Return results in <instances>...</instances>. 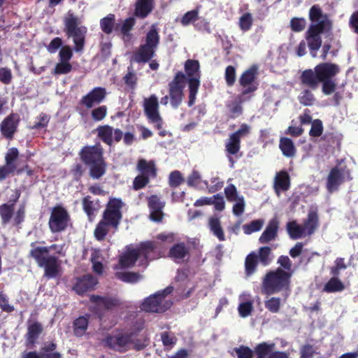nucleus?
I'll return each instance as SVG.
<instances>
[{
  "mask_svg": "<svg viewBox=\"0 0 358 358\" xmlns=\"http://www.w3.org/2000/svg\"><path fill=\"white\" fill-rule=\"evenodd\" d=\"M310 20L312 24L306 32V41L313 57H316V51L318 50L322 45L320 34L331 28V23L326 15L322 13L318 6H313L309 12Z\"/></svg>",
  "mask_w": 358,
  "mask_h": 358,
  "instance_id": "f257e3e1",
  "label": "nucleus"
},
{
  "mask_svg": "<svg viewBox=\"0 0 358 358\" xmlns=\"http://www.w3.org/2000/svg\"><path fill=\"white\" fill-rule=\"evenodd\" d=\"M52 252L64 255V245L54 244L49 247H36L30 251V255L40 267L44 268L45 275L50 278L57 277L60 269L57 257L51 254Z\"/></svg>",
  "mask_w": 358,
  "mask_h": 358,
  "instance_id": "f03ea898",
  "label": "nucleus"
},
{
  "mask_svg": "<svg viewBox=\"0 0 358 358\" xmlns=\"http://www.w3.org/2000/svg\"><path fill=\"white\" fill-rule=\"evenodd\" d=\"M122 202L120 199H112L109 201L103 214V220L101 221L94 230V236L98 240H102L108 231V226L115 229L122 218L121 208Z\"/></svg>",
  "mask_w": 358,
  "mask_h": 358,
  "instance_id": "7ed1b4c3",
  "label": "nucleus"
},
{
  "mask_svg": "<svg viewBox=\"0 0 358 358\" xmlns=\"http://www.w3.org/2000/svg\"><path fill=\"white\" fill-rule=\"evenodd\" d=\"M155 248L153 243L148 241L142 243L135 249L131 246L127 248L126 252L120 256L116 268H124L134 265L138 261V266H147L148 255Z\"/></svg>",
  "mask_w": 358,
  "mask_h": 358,
  "instance_id": "20e7f679",
  "label": "nucleus"
},
{
  "mask_svg": "<svg viewBox=\"0 0 358 358\" xmlns=\"http://www.w3.org/2000/svg\"><path fill=\"white\" fill-rule=\"evenodd\" d=\"M159 43V29L156 24H153L146 34L144 43L134 52L133 60L138 63L148 62L153 57Z\"/></svg>",
  "mask_w": 358,
  "mask_h": 358,
  "instance_id": "39448f33",
  "label": "nucleus"
},
{
  "mask_svg": "<svg viewBox=\"0 0 358 358\" xmlns=\"http://www.w3.org/2000/svg\"><path fill=\"white\" fill-rule=\"evenodd\" d=\"M291 273L278 268L268 273L264 278L262 292L268 295L287 290L289 286Z\"/></svg>",
  "mask_w": 358,
  "mask_h": 358,
  "instance_id": "423d86ee",
  "label": "nucleus"
},
{
  "mask_svg": "<svg viewBox=\"0 0 358 358\" xmlns=\"http://www.w3.org/2000/svg\"><path fill=\"white\" fill-rule=\"evenodd\" d=\"M102 154L100 145L86 146L81 151V158L86 164L90 166V175L94 178H99L105 173Z\"/></svg>",
  "mask_w": 358,
  "mask_h": 358,
  "instance_id": "0eeeda50",
  "label": "nucleus"
},
{
  "mask_svg": "<svg viewBox=\"0 0 358 358\" xmlns=\"http://www.w3.org/2000/svg\"><path fill=\"white\" fill-rule=\"evenodd\" d=\"M65 31L69 38H71L75 44L76 52L83 50L85 43L87 28L81 25L80 19L71 12H68L64 18Z\"/></svg>",
  "mask_w": 358,
  "mask_h": 358,
  "instance_id": "6e6552de",
  "label": "nucleus"
},
{
  "mask_svg": "<svg viewBox=\"0 0 358 358\" xmlns=\"http://www.w3.org/2000/svg\"><path fill=\"white\" fill-rule=\"evenodd\" d=\"M173 288L168 287L150 296L143 302L141 305L142 310L152 313H162L166 311L172 305V302L166 299L167 295L171 294Z\"/></svg>",
  "mask_w": 358,
  "mask_h": 358,
  "instance_id": "1a4fd4ad",
  "label": "nucleus"
},
{
  "mask_svg": "<svg viewBox=\"0 0 358 358\" xmlns=\"http://www.w3.org/2000/svg\"><path fill=\"white\" fill-rule=\"evenodd\" d=\"M185 71L188 77L189 96L188 106H192L196 100L200 85L199 63L196 60L188 59L185 64Z\"/></svg>",
  "mask_w": 358,
  "mask_h": 358,
  "instance_id": "9d476101",
  "label": "nucleus"
},
{
  "mask_svg": "<svg viewBox=\"0 0 358 358\" xmlns=\"http://www.w3.org/2000/svg\"><path fill=\"white\" fill-rule=\"evenodd\" d=\"M143 108L149 122L155 124L157 129H160L163 120L159 115V102L157 96L152 94L148 98H145Z\"/></svg>",
  "mask_w": 358,
  "mask_h": 358,
  "instance_id": "9b49d317",
  "label": "nucleus"
},
{
  "mask_svg": "<svg viewBox=\"0 0 358 358\" xmlns=\"http://www.w3.org/2000/svg\"><path fill=\"white\" fill-rule=\"evenodd\" d=\"M186 77L182 72H178L174 79L169 83V96L171 104L176 108L181 103L183 96V89L185 85Z\"/></svg>",
  "mask_w": 358,
  "mask_h": 358,
  "instance_id": "f8f14e48",
  "label": "nucleus"
},
{
  "mask_svg": "<svg viewBox=\"0 0 358 358\" xmlns=\"http://www.w3.org/2000/svg\"><path fill=\"white\" fill-rule=\"evenodd\" d=\"M134 334L119 332L106 338V344L111 348L118 351H125L134 343Z\"/></svg>",
  "mask_w": 358,
  "mask_h": 358,
  "instance_id": "ddd939ff",
  "label": "nucleus"
},
{
  "mask_svg": "<svg viewBox=\"0 0 358 358\" xmlns=\"http://www.w3.org/2000/svg\"><path fill=\"white\" fill-rule=\"evenodd\" d=\"M14 211V204H3L0 206V215L3 224H6L12 222L13 224L17 225L23 221L24 216V208L20 207L15 213Z\"/></svg>",
  "mask_w": 358,
  "mask_h": 358,
  "instance_id": "4468645a",
  "label": "nucleus"
},
{
  "mask_svg": "<svg viewBox=\"0 0 358 358\" xmlns=\"http://www.w3.org/2000/svg\"><path fill=\"white\" fill-rule=\"evenodd\" d=\"M69 215L61 207L55 208L49 220V226L52 232H58L65 229L68 225Z\"/></svg>",
  "mask_w": 358,
  "mask_h": 358,
  "instance_id": "2eb2a0df",
  "label": "nucleus"
},
{
  "mask_svg": "<svg viewBox=\"0 0 358 358\" xmlns=\"http://www.w3.org/2000/svg\"><path fill=\"white\" fill-rule=\"evenodd\" d=\"M257 74V68L255 66L243 72L240 78V85L243 87L241 94L247 95L255 92L257 88L255 79Z\"/></svg>",
  "mask_w": 358,
  "mask_h": 358,
  "instance_id": "dca6fc26",
  "label": "nucleus"
},
{
  "mask_svg": "<svg viewBox=\"0 0 358 358\" xmlns=\"http://www.w3.org/2000/svg\"><path fill=\"white\" fill-rule=\"evenodd\" d=\"M350 173L348 170L334 168L327 178V189L332 192L344 181L350 180Z\"/></svg>",
  "mask_w": 358,
  "mask_h": 358,
  "instance_id": "f3484780",
  "label": "nucleus"
},
{
  "mask_svg": "<svg viewBox=\"0 0 358 358\" xmlns=\"http://www.w3.org/2000/svg\"><path fill=\"white\" fill-rule=\"evenodd\" d=\"M106 91L103 87H95L82 98V103L87 108L100 103L106 97Z\"/></svg>",
  "mask_w": 358,
  "mask_h": 358,
  "instance_id": "a211bd4d",
  "label": "nucleus"
},
{
  "mask_svg": "<svg viewBox=\"0 0 358 358\" xmlns=\"http://www.w3.org/2000/svg\"><path fill=\"white\" fill-rule=\"evenodd\" d=\"M19 120L20 118L17 114L12 113L6 117L1 124L2 135L7 138H12L17 129Z\"/></svg>",
  "mask_w": 358,
  "mask_h": 358,
  "instance_id": "6ab92c4d",
  "label": "nucleus"
},
{
  "mask_svg": "<svg viewBox=\"0 0 358 358\" xmlns=\"http://www.w3.org/2000/svg\"><path fill=\"white\" fill-rule=\"evenodd\" d=\"M97 131L99 136L108 145H110L113 139L116 141H120L123 135L121 130L118 129L113 130V129L108 125L99 127L97 129Z\"/></svg>",
  "mask_w": 358,
  "mask_h": 358,
  "instance_id": "aec40b11",
  "label": "nucleus"
},
{
  "mask_svg": "<svg viewBox=\"0 0 358 358\" xmlns=\"http://www.w3.org/2000/svg\"><path fill=\"white\" fill-rule=\"evenodd\" d=\"M90 301L94 303L92 308L97 313L103 309H110L120 303L119 300L116 298L101 297L94 295L91 296Z\"/></svg>",
  "mask_w": 358,
  "mask_h": 358,
  "instance_id": "412c9836",
  "label": "nucleus"
},
{
  "mask_svg": "<svg viewBox=\"0 0 358 358\" xmlns=\"http://www.w3.org/2000/svg\"><path fill=\"white\" fill-rule=\"evenodd\" d=\"M148 206L150 210V219L155 222H160L162 220V209L164 202L156 195H152L148 199Z\"/></svg>",
  "mask_w": 358,
  "mask_h": 358,
  "instance_id": "4be33fe9",
  "label": "nucleus"
},
{
  "mask_svg": "<svg viewBox=\"0 0 358 358\" xmlns=\"http://www.w3.org/2000/svg\"><path fill=\"white\" fill-rule=\"evenodd\" d=\"M315 73L321 81L331 80L339 72V67L334 64L323 63L315 68Z\"/></svg>",
  "mask_w": 358,
  "mask_h": 358,
  "instance_id": "5701e85b",
  "label": "nucleus"
},
{
  "mask_svg": "<svg viewBox=\"0 0 358 358\" xmlns=\"http://www.w3.org/2000/svg\"><path fill=\"white\" fill-rule=\"evenodd\" d=\"M97 283V280L91 275H85L78 278L73 286V289L78 294H83L85 292L92 289Z\"/></svg>",
  "mask_w": 358,
  "mask_h": 358,
  "instance_id": "b1692460",
  "label": "nucleus"
},
{
  "mask_svg": "<svg viewBox=\"0 0 358 358\" xmlns=\"http://www.w3.org/2000/svg\"><path fill=\"white\" fill-rule=\"evenodd\" d=\"M155 0H136L135 3V16L145 18L152 10Z\"/></svg>",
  "mask_w": 358,
  "mask_h": 358,
  "instance_id": "393cba45",
  "label": "nucleus"
},
{
  "mask_svg": "<svg viewBox=\"0 0 358 358\" xmlns=\"http://www.w3.org/2000/svg\"><path fill=\"white\" fill-rule=\"evenodd\" d=\"M289 176L286 171H282L276 173L274 179V188L278 195H280V192L287 191L289 188Z\"/></svg>",
  "mask_w": 358,
  "mask_h": 358,
  "instance_id": "a878e982",
  "label": "nucleus"
},
{
  "mask_svg": "<svg viewBox=\"0 0 358 358\" xmlns=\"http://www.w3.org/2000/svg\"><path fill=\"white\" fill-rule=\"evenodd\" d=\"M278 229V222L276 219H272L268 224L266 229L259 237V242L261 243H266L273 240L276 235Z\"/></svg>",
  "mask_w": 358,
  "mask_h": 358,
  "instance_id": "bb28decb",
  "label": "nucleus"
},
{
  "mask_svg": "<svg viewBox=\"0 0 358 358\" xmlns=\"http://www.w3.org/2000/svg\"><path fill=\"white\" fill-rule=\"evenodd\" d=\"M188 248L184 243H178L173 246L169 251V257L176 262H180L188 255Z\"/></svg>",
  "mask_w": 358,
  "mask_h": 358,
  "instance_id": "cd10ccee",
  "label": "nucleus"
},
{
  "mask_svg": "<svg viewBox=\"0 0 358 358\" xmlns=\"http://www.w3.org/2000/svg\"><path fill=\"white\" fill-rule=\"evenodd\" d=\"M287 229L290 238L292 239H298L308 236L303 225L297 224L296 221L288 222Z\"/></svg>",
  "mask_w": 358,
  "mask_h": 358,
  "instance_id": "c85d7f7f",
  "label": "nucleus"
},
{
  "mask_svg": "<svg viewBox=\"0 0 358 358\" xmlns=\"http://www.w3.org/2000/svg\"><path fill=\"white\" fill-rule=\"evenodd\" d=\"M301 81L303 84L310 87L311 88H316L321 82L319 76L311 69L306 70L301 75Z\"/></svg>",
  "mask_w": 358,
  "mask_h": 358,
  "instance_id": "c756f323",
  "label": "nucleus"
},
{
  "mask_svg": "<svg viewBox=\"0 0 358 358\" xmlns=\"http://www.w3.org/2000/svg\"><path fill=\"white\" fill-rule=\"evenodd\" d=\"M137 169L141 173V175L148 178L155 177L156 176V169L152 162L140 159L138 163Z\"/></svg>",
  "mask_w": 358,
  "mask_h": 358,
  "instance_id": "7c9ffc66",
  "label": "nucleus"
},
{
  "mask_svg": "<svg viewBox=\"0 0 358 358\" xmlns=\"http://www.w3.org/2000/svg\"><path fill=\"white\" fill-rule=\"evenodd\" d=\"M279 147L282 154L287 157H292L296 154V148L293 141L286 137L280 139Z\"/></svg>",
  "mask_w": 358,
  "mask_h": 358,
  "instance_id": "2f4dec72",
  "label": "nucleus"
},
{
  "mask_svg": "<svg viewBox=\"0 0 358 358\" xmlns=\"http://www.w3.org/2000/svg\"><path fill=\"white\" fill-rule=\"evenodd\" d=\"M187 183L190 187L203 189L208 187V181L203 180L201 173L197 171H193L188 176Z\"/></svg>",
  "mask_w": 358,
  "mask_h": 358,
  "instance_id": "473e14b6",
  "label": "nucleus"
},
{
  "mask_svg": "<svg viewBox=\"0 0 358 358\" xmlns=\"http://www.w3.org/2000/svg\"><path fill=\"white\" fill-rule=\"evenodd\" d=\"M245 95L241 94L236 99L227 106L230 115L232 117H236L242 113V107L241 104L247 100Z\"/></svg>",
  "mask_w": 358,
  "mask_h": 358,
  "instance_id": "72a5a7b5",
  "label": "nucleus"
},
{
  "mask_svg": "<svg viewBox=\"0 0 358 358\" xmlns=\"http://www.w3.org/2000/svg\"><path fill=\"white\" fill-rule=\"evenodd\" d=\"M42 331V325L37 322H34L29 324L27 328V334L26 336L27 342L29 343H34V341L38 338Z\"/></svg>",
  "mask_w": 358,
  "mask_h": 358,
  "instance_id": "f704fd0d",
  "label": "nucleus"
},
{
  "mask_svg": "<svg viewBox=\"0 0 358 358\" xmlns=\"http://www.w3.org/2000/svg\"><path fill=\"white\" fill-rule=\"evenodd\" d=\"M241 148V141L238 137L231 134L225 143V150L230 155H236Z\"/></svg>",
  "mask_w": 358,
  "mask_h": 358,
  "instance_id": "c9c22d12",
  "label": "nucleus"
},
{
  "mask_svg": "<svg viewBox=\"0 0 358 358\" xmlns=\"http://www.w3.org/2000/svg\"><path fill=\"white\" fill-rule=\"evenodd\" d=\"M83 208L87 214L90 220L94 216V213L99 208V204L96 200H91L90 196L84 198L83 201Z\"/></svg>",
  "mask_w": 358,
  "mask_h": 358,
  "instance_id": "e433bc0d",
  "label": "nucleus"
},
{
  "mask_svg": "<svg viewBox=\"0 0 358 358\" xmlns=\"http://www.w3.org/2000/svg\"><path fill=\"white\" fill-rule=\"evenodd\" d=\"M274 347L275 344L273 343H262L257 345L255 348L257 358H266L267 356L269 357Z\"/></svg>",
  "mask_w": 358,
  "mask_h": 358,
  "instance_id": "4c0bfd02",
  "label": "nucleus"
},
{
  "mask_svg": "<svg viewBox=\"0 0 358 358\" xmlns=\"http://www.w3.org/2000/svg\"><path fill=\"white\" fill-rule=\"evenodd\" d=\"M317 226V215L315 212H310L303 227L307 235L312 234Z\"/></svg>",
  "mask_w": 358,
  "mask_h": 358,
  "instance_id": "58836bf2",
  "label": "nucleus"
},
{
  "mask_svg": "<svg viewBox=\"0 0 358 358\" xmlns=\"http://www.w3.org/2000/svg\"><path fill=\"white\" fill-rule=\"evenodd\" d=\"M253 24V16L250 13H243L238 20V26L241 31H249Z\"/></svg>",
  "mask_w": 358,
  "mask_h": 358,
  "instance_id": "ea45409f",
  "label": "nucleus"
},
{
  "mask_svg": "<svg viewBox=\"0 0 358 358\" xmlns=\"http://www.w3.org/2000/svg\"><path fill=\"white\" fill-rule=\"evenodd\" d=\"M344 289L343 282L336 278H331L325 285L323 290L326 292H341Z\"/></svg>",
  "mask_w": 358,
  "mask_h": 358,
  "instance_id": "a19ab883",
  "label": "nucleus"
},
{
  "mask_svg": "<svg viewBox=\"0 0 358 358\" xmlns=\"http://www.w3.org/2000/svg\"><path fill=\"white\" fill-rule=\"evenodd\" d=\"M210 231L217 237L220 241L224 240V234L220 226V220L217 218L212 217L209 220Z\"/></svg>",
  "mask_w": 358,
  "mask_h": 358,
  "instance_id": "79ce46f5",
  "label": "nucleus"
},
{
  "mask_svg": "<svg viewBox=\"0 0 358 358\" xmlns=\"http://www.w3.org/2000/svg\"><path fill=\"white\" fill-rule=\"evenodd\" d=\"M88 320L85 317H80L74 322V332L78 336H83L87 328Z\"/></svg>",
  "mask_w": 358,
  "mask_h": 358,
  "instance_id": "37998d69",
  "label": "nucleus"
},
{
  "mask_svg": "<svg viewBox=\"0 0 358 358\" xmlns=\"http://www.w3.org/2000/svg\"><path fill=\"white\" fill-rule=\"evenodd\" d=\"M92 263L93 265V270L97 274H102L103 271V266L101 260L102 257L100 256L99 250H94L91 257Z\"/></svg>",
  "mask_w": 358,
  "mask_h": 358,
  "instance_id": "c03bdc74",
  "label": "nucleus"
},
{
  "mask_svg": "<svg viewBox=\"0 0 358 358\" xmlns=\"http://www.w3.org/2000/svg\"><path fill=\"white\" fill-rule=\"evenodd\" d=\"M117 278L126 282H136L141 279V275L136 273L117 272L116 273Z\"/></svg>",
  "mask_w": 358,
  "mask_h": 358,
  "instance_id": "a18cd8bd",
  "label": "nucleus"
},
{
  "mask_svg": "<svg viewBox=\"0 0 358 358\" xmlns=\"http://www.w3.org/2000/svg\"><path fill=\"white\" fill-rule=\"evenodd\" d=\"M271 251L269 247H262L259 249V253L257 255V259L264 265H268L272 260Z\"/></svg>",
  "mask_w": 358,
  "mask_h": 358,
  "instance_id": "49530a36",
  "label": "nucleus"
},
{
  "mask_svg": "<svg viewBox=\"0 0 358 358\" xmlns=\"http://www.w3.org/2000/svg\"><path fill=\"white\" fill-rule=\"evenodd\" d=\"M115 15L109 14L100 21V26L102 31L106 34H110L113 28Z\"/></svg>",
  "mask_w": 358,
  "mask_h": 358,
  "instance_id": "de8ad7c7",
  "label": "nucleus"
},
{
  "mask_svg": "<svg viewBox=\"0 0 358 358\" xmlns=\"http://www.w3.org/2000/svg\"><path fill=\"white\" fill-rule=\"evenodd\" d=\"M253 310V301H248L245 302H240L238 307V311L239 313V315L241 317H248L252 311Z\"/></svg>",
  "mask_w": 358,
  "mask_h": 358,
  "instance_id": "09e8293b",
  "label": "nucleus"
},
{
  "mask_svg": "<svg viewBox=\"0 0 358 358\" xmlns=\"http://www.w3.org/2000/svg\"><path fill=\"white\" fill-rule=\"evenodd\" d=\"M264 224V221L262 220H256L252 221L250 224H244L243 229L245 234H250L253 232L259 231Z\"/></svg>",
  "mask_w": 358,
  "mask_h": 358,
  "instance_id": "8fccbe9b",
  "label": "nucleus"
},
{
  "mask_svg": "<svg viewBox=\"0 0 358 358\" xmlns=\"http://www.w3.org/2000/svg\"><path fill=\"white\" fill-rule=\"evenodd\" d=\"M257 262V256L254 253L247 257L245 259V270L248 275H251L255 272Z\"/></svg>",
  "mask_w": 358,
  "mask_h": 358,
  "instance_id": "3c124183",
  "label": "nucleus"
},
{
  "mask_svg": "<svg viewBox=\"0 0 358 358\" xmlns=\"http://www.w3.org/2000/svg\"><path fill=\"white\" fill-rule=\"evenodd\" d=\"M135 24V20L134 17H129L126 19L122 25L121 32L123 34L124 40H129V31Z\"/></svg>",
  "mask_w": 358,
  "mask_h": 358,
  "instance_id": "603ef678",
  "label": "nucleus"
},
{
  "mask_svg": "<svg viewBox=\"0 0 358 358\" xmlns=\"http://www.w3.org/2000/svg\"><path fill=\"white\" fill-rule=\"evenodd\" d=\"M281 300L278 297H271L265 301V307L269 311L276 313L280 310Z\"/></svg>",
  "mask_w": 358,
  "mask_h": 358,
  "instance_id": "864d4df0",
  "label": "nucleus"
},
{
  "mask_svg": "<svg viewBox=\"0 0 358 358\" xmlns=\"http://www.w3.org/2000/svg\"><path fill=\"white\" fill-rule=\"evenodd\" d=\"M72 69V66L69 62L61 61L56 64L53 73L54 74H66L69 73Z\"/></svg>",
  "mask_w": 358,
  "mask_h": 358,
  "instance_id": "5fc2aeb1",
  "label": "nucleus"
},
{
  "mask_svg": "<svg viewBox=\"0 0 358 358\" xmlns=\"http://www.w3.org/2000/svg\"><path fill=\"white\" fill-rule=\"evenodd\" d=\"M323 132V124L320 120L317 119L312 122L309 134L313 137H318Z\"/></svg>",
  "mask_w": 358,
  "mask_h": 358,
  "instance_id": "6e6d98bb",
  "label": "nucleus"
},
{
  "mask_svg": "<svg viewBox=\"0 0 358 358\" xmlns=\"http://www.w3.org/2000/svg\"><path fill=\"white\" fill-rule=\"evenodd\" d=\"M161 339L163 345L168 350L171 349L176 343V338L167 332H163L161 334Z\"/></svg>",
  "mask_w": 358,
  "mask_h": 358,
  "instance_id": "4d7b16f0",
  "label": "nucleus"
},
{
  "mask_svg": "<svg viewBox=\"0 0 358 358\" xmlns=\"http://www.w3.org/2000/svg\"><path fill=\"white\" fill-rule=\"evenodd\" d=\"M232 202H234L232 209L234 215L236 216L241 215L243 213L245 207V203L243 196L238 198V199L233 201Z\"/></svg>",
  "mask_w": 358,
  "mask_h": 358,
  "instance_id": "13d9d810",
  "label": "nucleus"
},
{
  "mask_svg": "<svg viewBox=\"0 0 358 358\" xmlns=\"http://www.w3.org/2000/svg\"><path fill=\"white\" fill-rule=\"evenodd\" d=\"M306 21L302 17H294L290 21V27L294 31H301L304 29Z\"/></svg>",
  "mask_w": 358,
  "mask_h": 358,
  "instance_id": "bf43d9fd",
  "label": "nucleus"
},
{
  "mask_svg": "<svg viewBox=\"0 0 358 358\" xmlns=\"http://www.w3.org/2000/svg\"><path fill=\"white\" fill-rule=\"evenodd\" d=\"M108 108L106 106H99L92 110V117L94 121H101L107 115Z\"/></svg>",
  "mask_w": 358,
  "mask_h": 358,
  "instance_id": "052dcab7",
  "label": "nucleus"
},
{
  "mask_svg": "<svg viewBox=\"0 0 358 358\" xmlns=\"http://www.w3.org/2000/svg\"><path fill=\"white\" fill-rule=\"evenodd\" d=\"M211 185L208 184V187H205L204 188L207 189L208 192L214 193L220 189H221L223 187L224 182L221 181L218 177H213L210 178Z\"/></svg>",
  "mask_w": 358,
  "mask_h": 358,
  "instance_id": "680f3d73",
  "label": "nucleus"
},
{
  "mask_svg": "<svg viewBox=\"0 0 358 358\" xmlns=\"http://www.w3.org/2000/svg\"><path fill=\"white\" fill-rule=\"evenodd\" d=\"M225 196L229 201H233L242 196L238 195L236 187L231 184L224 189Z\"/></svg>",
  "mask_w": 358,
  "mask_h": 358,
  "instance_id": "e2e57ef3",
  "label": "nucleus"
},
{
  "mask_svg": "<svg viewBox=\"0 0 358 358\" xmlns=\"http://www.w3.org/2000/svg\"><path fill=\"white\" fill-rule=\"evenodd\" d=\"M301 103L305 106H311L315 101L313 94L309 90L303 91L299 96Z\"/></svg>",
  "mask_w": 358,
  "mask_h": 358,
  "instance_id": "0e129e2a",
  "label": "nucleus"
},
{
  "mask_svg": "<svg viewBox=\"0 0 358 358\" xmlns=\"http://www.w3.org/2000/svg\"><path fill=\"white\" fill-rule=\"evenodd\" d=\"M236 353L238 358H252L253 355L252 350L246 346H240L234 350Z\"/></svg>",
  "mask_w": 358,
  "mask_h": 358,
  "instance_id": "69168bd1",
  "label": "nucleus"
},
{
  "mask_svg": "<svg viewBox=\"0 0 358 358\" xmlns=\"http://www.w3.org/2000/svg\"><path fill=\"white\" fill-rule=\"evenodd\" d=\"M212 201L211 205H213L215 210L222 211L225 208V203L222 196L216 194L210 197Z\"/></svg>",
  "mask_w": 358,
  "mask_h": 358,
  "instance_id": "338daca9",
  "label": "nucleus"
},
{
  "mask_svg": "<svg viewBox=\"0 0 358 358\" xmlns=\"http://www.w3.org/2000/svg\"><path fill=\"white\" fill-rule=\"evenodd\" d=\"M183 181V178L180 171H175L171 173L169 176V185L171 187H176Z\"/></svg>",
  "mask_w": 358,
  "mask_h": 358,
  "instance_id": "774afa93",
  "label": "nucleus"
}]
</instances>
